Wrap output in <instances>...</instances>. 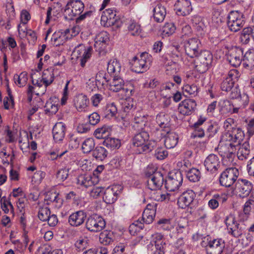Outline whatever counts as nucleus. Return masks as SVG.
Here are the masks:
<instances>
[{"label":"nucleus","mask_w":254,"mask_h":254,"mask_svg":"<svg viewBox=\"0 0 254 254\" xmlns=\"http://www.w3.org/2000/svg\"><path fill=\"white\" fill-rule=\"evenodd\" d=\"M84 9V4L80 0H69L64 9V14L65 18L72 19L73 17L78 16L76 18V22L79 23L85 19L90 17L92 14L91 10L85 11L81 14Z\"/></svg>","instance_id":"nucleus-1"},{"label":"nucleus","mask_w":254,"mask_h":254,"mask_svg":"<svg viewBox=\"0 0 254 254\" xmlns=\"http://www.w3.org/2000/svg\"><path fill=\"white\" fill-rule=\"evenodd\" d=\"M245 134L243 131L239 127L233 128L231 131L228 130L225 132L222 137L223 141H228V152L225 153V156L227 158H232L235 156L238 147L243 141Z\"/></svg>","instance_id":"nucleus-2"},{"label":"nucleus","mask_w":254,"mask_h":254,"mask_svg":"<svg viewBox=\"0 0 254 254\" xmlns=\"http://www.w3.org/2000/svg\"><path fill=\"white\" fill-rule=\"evenodd\" d=\"M212 60V54L209 51L205 50L201 51L190 61L188 59H185L184 63L188 66H192L198 72L202 73L208 70Z\"/></svg>","instance_id":"nucleus-3"},{"label":"nucleus","mask_w":254,"mask_h":254,"mask_svg":"<svg viewBox=\"0 0 254 254\" xmlns=\"http://www.w3.org/2000/svg\"><path fill=\"white\" fill-rule=\"evenodd\" d=\"M149 138L148 133L142 130L134 136L132 139V143L133 146L137 147V153L149 152L153 149L155 142L149 141Z\"/></svg>","instance_id":"nucleus-4"},{"label":"nucleus","mask_w":254,"mask_h":254,"mask_svg":"<svg viewBox=\"0 0 254 254\" xmlns=\"http://www.w3.org/2000/svg\"><path fill=\"white\" fill-rule=\"evenodd\" d=\"M152 62V56L146 52L134 56L130 61L132 71L140 73L147 71Z\"/></svg>","instance_id":"nucleus-5"},{"label":"nucleus","mask_w":254,"mask_h":254,"mask_svg":"<svg viewBox=\"0 0 254 254\" xmlns=\"http://www.w3.org/2000/svg\"><path fill=\"white\" fill-rule=\"evenodd\" d=\"M227 25L230 31L236 32L245 25L246 18L243 12L239 10L231 11L228 15Z\"/></svg>","instance_id":"nucleus-6"},{"label":"nucleus","mask_w":254,"mask_h":254,"mask_svg":"<svg viewBox=\"0 0 254 254\" xmlns=\"http://www.w3.org/2000/svg\"><path fill=\"white\" fill-rule=\"evenodd\" d=\"M224 222L228 233L236 238L241 236L246 228L245 224L237 222L235 216L232 214L227 216Z\"/></svg>","instance_id":"nucleus-7"},{"label":"nucleus","mask_w":254,"mask_h":254,"mask_svg":"<svg viewBox=\"0 0 254 254\" xmlns=\"http://www.w3.org/2000/svg\"><path fill=\"white\" fill-rule=\"evenodd\" d=\"M146 175L148 177L147 187L149 189L155 190L159 189L163 185L164 178L162 174L160 172H155L154 168L148 166L146 171Z\"/></svg>","instance_id":"nucleus-8"},{"label":"nucleus","mask_w":254,"mask_h":254,"mask_svg":"<svg viewBox=\"0 0 254 254\" xmlns=\"http://www.w3.org/2000/svg\"><path fill=\"white\" fill-rule=\"evenodd\" d=\"M239 175V170L235 167L227 168L223 171L219 177L221 186L229 188L236 183Z\"/></svg>","instance_id":"nucleus-9"},{"label":"nucleus","mask_w":254,"mask_h":254,"mask_svg":"<svg viewBox=\"0 0 254 254\" xmlns=\"http://www.w3.org/2000/svg\"><path fill=\"white\" fill-rule=\"evenodd\" d=\"M85 226L90 232L96 233L102 231L105 227L106 223L102 216L94 213L87 217Z\"/></svg>","instance_id":"nucleus-10"},{"label":"nucleus","mask_w":254,"mask_h":254,"mask_svg":"<svg viewBox=\"0 0 254 254\" xmlns=\"http://www.w3.org/2000/svg\"><path fill=\"white\" fill-rule=\"evenodd\" d=\"M253 184L246 179H239L235 184L234 193L240 197L248 196L253 189Z\"/></svg>","instance_id":"nucleus-11"},{"label":"nucleus","mask_w":254,"mask_h":254,"mask_svg":"<svg viewBox=\"0 0 254 254\" xmlns=\"http://www.w3.org/2000/svg\"><path fill=\"white\" fill-rule=\"evenodd\" d=\"M184 49L186 55L189 57L190 61L193 60L197 54L201 51L200 42L196 38H191L184 42Z\"/></svg>","instance_id":"nucleus-12"},{"label":"nucleus","mask_w":254,"mask_h":254,"mask_svg":"<svg viewBox=\"0 0 254 254\" xmlns=\"http://www.w3.org/2000/svg\"><path fill=\"white\" fill-rule=\"evenodd\" d=\"M183 180L181 172L177 171L176 172L171 173L165 181V188L169 191H175L182 185Z\"/></svg>","instance_id":"nucleus-13"},{"label":"nucleus","mask_w":254,"mask_h":254,"mask_svg":"<svg viewBox=\"0 0 254 254\" xmlns=\"http://www.w3.org/2000/svg\"><path fill=\"white\" fill-rule=\"evenodd\" d=\"M123 188L120 185L111 186L106 188L104 190L103 196L105 202L108 204H112L116 202Z\"/></svg>","instance_id":"nucleus-14"},{"label":"nucleus","mask_w":254,"mask_h":254,"mask_svg":"<svg viewBox=\"0 0 254 254\" xmlns=\"http://www.w3.org/2000/svg\"><path fill=\"white\" fill-rule=\"evenodd\" d=\"M109 41V36L107 32L103 31L97 34L94 39V47L95 51L99 55H104Z\"/></svg>","instance_id":"nucleus-15"},{"label":"nucleus","mask_w":254,"mask_h":254,"mask_svg":"<svg viewBox=\"0 0 254 254\" xmlns=\"http://www.w3.org/2000/svg\"><path fill=\"white\" fill-rule=\"evenodd\" d=\"M239 77V73L237 69L231 70L228 75L220 84V88L223 91L228 92L234 87L235 82Z\"/></svg>","instance_id":"nucleus-16"},{"label":"nucleus","mask_w":254,"mask_h":254,"mask_svg":"<svg viewBox=\"0 0 254 254\" xmlns=\"http://www.w3.org/2000/svg\"><path fill=\"white\" fill-rule=\"evenodd\" d=\"M204 165L205 169L210 174H216L221 166L219 157L214 154H210L205 159Z\"/></svg>","instance_id":"nucleus-17"},{"label":"nucleus","mask_w":254,"mask_h":254,"mask_svg":"<svg viewBox=\"0 0 254 254\" xmlns=\"http://www.w3.org/2000/svg\"><path fill=\"white\" fill-rule=\"evenodd\" d=\"M116 11L113 8H108L103 11L101 17V24L105 27L114 25L118 20Z\"/></svg>","instance_id":"nucleus-18"},{"label":"nucleus","mask_w":254,"mask_h":254,"mask_svg":"<svg viewBox=\"0 0 254 254\" xmlns=\"http://www.w3.org/2000/svg\"><path fill=\"white\" fill-rule=\"evenodd\" d=\"M243 50L239 47H235L228 51L227 54V60L232 66H239L242 60Z\"/></svg>","instance_id":"nucleus-19"},{"label":"nucleus","mask_w":254,"mask_h":254,"mask_svg":"<svg viewBox=\"0 0 254 254\" xmlns=\"http://www.w3.org/2000/svg\"><path fill=\"white\" fill-rule=\"evenodd\" d=\"M154 20L158 23L163 22L166 15V7L162 3L157 2L151 4L150 7Z\"/></svg>","instance_id":"nucleus-20"},{"label":"nucleus","mask_w":254,"mask_h":254,"mask_svg":"<svg viewBox=\"0 0 254 254\" xmlns=\"http://www.w3.org/2000/svg\"><path fill=\"white\" fill-rule=\"evenodd\" d=\"M195 197L194 192L191 190L184 191L178 198V205L180 208L185 209L193 202Z\"/></svg>","instance_id":"nucleus-21"},{"label":"nucleus","mask_w":254,"mask_h":254,"mask_svg":"<svg viewBox=\"0 0 254 254\" xmlns=\"http://www.w3.org/2000/svg\"><path fill=\"white\" fill-rule=\"evenodd\" d=\"M176 13L180 16L189 15L192 10L190 0H178L175 4Z\"/></svg>","instance_id":"nucleus-22"},{"label":"nucleus","mask_w":254,"mask_h":254,"mask_svg":"<svg viewBox=\"0 0 254 254\" xmlns=\"http://www.w3.org/2000/svg\"><path fill=\"white\" fill-rule=\"evenodd\" d=\"M224 242L221 239H214L210 241L206 250L207 254H221L224 248Z\"/></svg>","instance_id":"nucleus-23"},{"label":"nucleus","mask_w":254,"mask_h":254,"mask_svg":"<svg viewBox=\"0 0 254 254\" xmlns=\"http://www.w3.org/2000/svg\"><path fill=\"white\" fill-rule=\"evenodd\" d=\"M196 106V103L194 100L186 99L179 104L178 110L181 114L189 116L194 111Z\"/></svg>","instance_id":"nucleus-24"},{"label":"nucleus","mask_w":254,"mask_h":254,"mask_svg":"<svg viewBox=\"0 0 254 254\" xmlns=\"http://www.w3.org/2000/svg\"><path fill=\"white\" fill-rule=\"evenodd\" d=\"M86 217V213L84 211H77L69 215L68 222L71 226L78 227L84 222Z\"/></svg>","instance_id":"nucleus-25"},{"label":"nucleus","mask_w":254,"mask_h":254,"mask_svg":"<svg viewBox=\"0 0 254 254\" xmlns=\"http://www.w3.org/2000/svg\"><path fill=\"white\" fill-rule=\"evenodd\" d=\"M66 131V127L63 122L57 123L53 128V138L56 142L62 141Z\"/></svg>","instance_id":"nucleus-26"},{"label":"nucleus","mask_w":254,"mask_h":254,"mask_svg":"<svg viewBox=\"0 0 254 254\" xmlns=\"http://www.w3.org/2000/svg\"><path fill=\"white\" fill-rule=\"evenodd\" d=\"M156 203L153 204L149 203L147 205L142 215V220L144 223L150 224L153 222L156 214Z\"/></svg>","instance_id":"nucleus-27"},{"label":"nucleus","mask_w":254,"mask_h":254,"mask_svg":"<svg viewBox=\"0 0 254 254\" xmlns=\"http://www.w3.org/2000/svg\"><path fill=\"white\" fill-rule=\"evenodd\" d=\"M164 135V145L167 148L171 149L175 147L178 142L179 136L175 132L173 131H164L161 133Z\"/></svg>","instance_id":"nucleus-28"},{"label":"nucleus","mask_w":254,"mask_h":254,"mask_svg":"<svg viewBox=\"0 0 254 254\" xmlns=\"http://www.w3.org/2000/svg\"><path fill=\"white\" fill-rule=\"evenodd\" d=\"M148 117L141 111L136 112L133 119V127L138 130H142L147 123Z\"/></svg>","instance_id":"nucleus-29"},{"label":"nucleus","mask_w":254,"mask_h":254,"mask_svg":"<svg viewBox=\"0 0 254 254\" xmlns=\"http://www.w3.org/2000/svg\"><path fill=\"white\" fill-rule=\"evenodd\" d=\"M156 120L161 131L164 132L170 130V119L168 115L160 113L157 115Z\"/></svg>","instance_id":"nucleus-30"},{"label":"nucleus","mask_w":254,"mask_h":254,"mask_svg":"<svg viewBox=\"0 0 254 254\" xmlns=\"http://www.w3.org/2000/svg\"><path fill=\"white\" fill-rule=\"evenodd\" d=\"M74 104L79 112L85 111L89 103L87 96L83 94L76 95L74 99Z\"/></svg>","instance_id":"nucleus-31"},{"label":"nucleus","mask_w":254,"mask_h":254,"mask_svg":"<svg viewBox=\"0 0 254 254\" xmlns=\"http://www.w3.org/2000/svg\"><path fill=\"white\" fill-rule=\"evenodd\" d=\"M107 85L110 90L117 92L124 89L125 82L119 75H114L112 80H109Z\"/></svg>","instance_id":"nucleus-32"},{"label":"nucleus","mask_w":254,"mask_h":254,"mask_svg":"<svg viewBox=\"0 0 254 254\" xmlns=\"http://www.w3.org/2000/svg\"><path fill=\"white\" fill-rule=\"evenodd\" d=\"M243 65L252 73L254 72V49H250L245 54Z\"/></svg>","instance_id":"nucleus-33"},{"label":"nucleus","mask_w":254,"mask_h":254,"mask_svg":"<svg viewBox=\"0 0 254 254\" xmlns=\"http://www.w3.org/2000/svg\"><path fill=\"white\" fill-rule=\"evenodd\" d=\"M127 25L128 34L133 36H141L142 29L138 23L134 20H130Z\"/></svg>","instance_id":"nucleus-34"},{"label":"nucleus","mask_w":254,"mask_h":254,"mask_svg":"<svg viewBox=\"0 0 254 254\" xmlns=\"http://www.w3.org/2000/svg\"><path fill=\"white\" fill-rule=\"evenodd\" d=\"M54 79L53 70L52 68H48L44 70L42 75V80L45 85L44 89L41 94H44L46 90V88L50 85Z\"/></svg>","instance_id":"nucleus-35"},{"label":"nucleus","mask_w":254,"mask_h":254,"mask_svg":"<svg viewBox=\"0 0 254 254\" xmlns=\"http://www.w3.org/2000/svg\"><path fill=\"white\" fill-rule=\"evenodd\" d=\"M250 145L248 141H245L238 147L237 156L239 159L243 160L247 159L250 154Z\"/></svg>","instance_id":"nucleus-36"},{"label":"nucleus","mask_w":254,"mask_h":254,"mask_svg":"<svg viewBox=\"0 0 254 254\" xmlns=\"http://www.w3.org/2000/svg\"><path fill=\"white\" fill-rule=\"evenodd\" d=\"M121 70V65L119 62L115 59H111L108 62L107 70L108 73L114 75H119Z\"/></svg>","instance_id":"nucleus-37"},{"label":"nucleus","mask_w":254,"mask_h":254,"mask_svg":"<svg viewBox=\"0 0 254 254\" xmlns=\"http://www.w3.org/2000/svg\"><path fill=\"white\" fill-rule=\"evenodd\" d=\"M152 242L154 243L157 250H159L162 254H164V250L166 247V244L163 242V236L160 233H155L152 235Z\"/></svg>","instance_id":"nucleus-38"},{"label":"nucleus","mask_w":254,"mask_h":254,"mask_svg":"<svg viewBox=\"0 0 254 254\" xmlns=\"http://www.w3.org/2000/svg\"><path fill=\"white\" fill-rule=\"evenodd\" d=\"M157 226L160 229L172 232L174 229L175 223L170 219L162 218L157 221Z\"/></svg>","instance_id":"nucleus-39"},{"label":"nucleus","mask_w":254,"mask_h":254,"mask_svg":"<svg viewBox=\"0 0 254 254\" xmlns=\"http://www.w3.org/2000/svg\"><path fill=\"white\" fill-rule=\"evenodd\" d=\"M109 80L108 75L103 70L99 71L95 77L96 85L98 87L107 85Z\"/></svg>","instance_id":"nucleus-40"},{"label":"nucleus","mask_w":254,"mask_h":254,"mask_svg":"<svg viewBox=\"0 0 254 254\" xmlns=\"http://www.w3.org/2000/svg\"><path fill=\"white\" fill-rule=\"evenodd\" d=\"M188 180L192 182H197L199 181L201 178L200 171L196 168H192L189 170L184 169Z\"/></svg>","instance_id":"nucleus-41"},{"label":"nucleus","mask_w":254,"mask_h":254,"mask_svg":"<svg viewBox=\"0 0 254 254\" xmlns=\"http://www.w3.org/2000/svg\"><path fill=\"white\" fill-rule=\"evenodd\" d=\"M108 151L101 146H97L92 151V156L99 161L104 160L108 156Z\"/></svg>","instance_id":"nucleus-42"},{"label":"nucleus","mask_w":254,"mask_h":254,"mask_svg":"<svg viewBox=\"0 0 254 254\" xmlns=\"http://www.w3.org/2000/svg\"><path fill=\"white\" fill-rule=\"evenodd\" d=\"M115 239L113 233L111 231H105L100 234V242L104 245H108L113 243Z\"/></svg>","instance_id":"nucleus-43"},{"label":"nucleus","mask_w":254,"mask_h":254,"mask_svg":"<svg viewBox=\"0 0 254 254\" xmlns=\"http://www.w3.org/2000/svg\"><path fill=\"white\" fill-rule=\"evenodd\" d=\"M1 209L5 214H10L13 215V208L11 203L6 199L5 196H2L0 202V214Z\"/></svg>","instance_id":"nucleus-44"},{"label":"nucleus","mask_w":254,"mask_h":254,"mask_svg":"<svg viewBox=\"0 0 254 254\" xmlns=\"http://www.w3.org/2000/svg\"><path fill=\"white\" fill-rule=\"evenodd\" d=\"M188 232V225L185 223L183 224L180 221L177 225H175L174 229L172 230L173 234H177L178 237L185 236Z\"/></svg>","instance_id":"nucleus-45"},{"label":"nucleus","mask_w":254,"mask_h":254,"mask_svg":"<svg viewBox=\"0 0 254 254\" xmlns=\"http://www.w3.org/2000/svg\"><path fill=\"white\" fill-rule=\"evenodd\" d=\"M95 141L93 138L89 137L82 142L81 149L84 153H89L93 151L95 147Z\"/></svg>","instance_id":"nucleus-46"},{"label":"nucleus","mask_w":254,"mask_h":254,"mask_svg":"<svg viewBox=\"0 0 254 254\" xmlns=\"http://www.w3.org/2000/svg\"><path fill=\"white\" fill-rule=\"evenodd\" d=\"M103 144L111 150L119 148L121 146L120 140L118 139L107 137L103 142Z\"/></svg>","instance_id":"nucleus-47"},{"label":"nucleus","mask_w":254,"mask_h":254,"mask_svg":"<svg viewBox=\"0 0 254 254\" xmlns=\"http://www.w3.org/2000/svg\"><path fill=\"white\" fill-rule=\"evenodd\" d=\"M77 183L78 185L87 188L92 186L94 182L90 176L81 175L78 177Z\"/></svg>","instance_id":"nucleus-48"},{"label":"nucleus","mask_w":254,"mask_h":254,"mask_svg":"<svg viewBox=\"0 0 254 254\" xmlns=\"http://www.w3.org/2000/svg\"><path fill=\"white\" fill-rule=\"evenodd\" d=\"M111 130V128L109 126H103L95 130L94 135L98 139H105L109 135Z\"/></svg>","instance_id":"nucleus-49"},{"label":"nucleus","mask_w":254,"mask_h":254,"mask_svg":"<svg viewBox=\"0 0 254 254\" xmlns=\"http://www.w3.org/2000/svg\"><path fill=\"white\" fill-rule=\"evenodd\" d=\"M183 93L185 96L190 95L195 96L197 93L198 88L194 84H186L182 88Z\"/></svg>","instance_id":"nucleus-50"},{"label":"nucleus","mask_w":254,"mask_h":254,"mask_svg":"<svg viewBox=\"0 0 254 254\" xmlns=\"http://www.w3.org/2000/svg\"><path fill=\"white\" fill-rule=\"evenodd\" d=\"M82 138L78 136L77 134H70L68 146L72 149H75L79 147L80 143L81 142Z\"/></svg>","instance_id":"nucleus-51"},{"label":"nucleus","mask_w":254,"mask_h":254,"mask_svg":"<svg viewBox=\"0 0 254 254\" xmlns=\"http://www.w3.org/2000/svg\"><path fill=\"white\" fill-rule=\"evenodd\" d=\"M13 79L16 85L19 87L23 86L25 85L28 80L27 73L22 72L19 75L15 74Z\"/></svg>","instance_id":"nucleus-52"},{"label":"nucleus","mask_w":254,"mask_h":254,"mask_svg":"<svg viewBox=\"0 0 254 254\" xmlns=\"http://www.w3.org/2000/svg\"><path fill=\"white\" fill-rule=\"evenodd\" d=\"M253 26L246 27L243 29L241 37V41L245 43H248L250 41V35L253 37Z\"/></svg>","instance_id":"nucleus-53"},{"label":"nucleus","mask_w":254,"mask_h":254,"mask_svg":"<svg viewBox=\"0 0 254 254\" xmlns=\"http://www.w3.org/2000/svg\"><path fill=\"white\" fill-rule=\"evenodd\" d=\"M222 199V195L219 194H214L208 203V206L212 209L217 208L219 206V202Z\"/></svg>","instance_id":"nucleus-54"},{"label":"nucleus","mask_w":254,"mask_h":254,"mask_svg":"<svg viewBox=\"0 0 254 254\" xmlns=\"http://www.w3.org/2000/svg\"><path fill=\"white\" fill-rule=\"evenodd\" d=\"M92 48L91 47H88L86 48L85 52L81 55V57L79 58L80 61V65L82 67H84L87 61L90 59L92 55Z\"/></svg>","instance_id":"nucleus-55"},{"label":"nucleus","mask_w":254,"mask_h":254,"mask_svg":"<svg viewBox=\"0 0 254 254\" xmlns=\"http://www.w3.org/2000/svg\"><path fill=\"white\" fill-rule=\"evenodd\" d=\"M135 108V103L131 98L126 99L122 103V110L126 113H129Z\"/></svg>","instance_id":"nucleus-56"},{"label":"nucleus","mask_w":254,"mask_h":254,"mask_svg":"<svg viewBox=\"0 0 254 254\" xmlns=\"http://www.w3.org/2000/svg\"><path fill=\"white\" fill-rule=\"evenodd\" d=\"M88 239L85 237H79L75 243V247L78 251H83L88 246Z\"/></svg>","instance_id":"nucleus-57"},{"label":"nucleus","mask_w":254,"mask_h":254,"mask_svg":"<svg viewBox=\"0 0 254 254\" xmlns=\"http://www.w3.org/2000/svg\"><path fill=\"white\" fill-rule=\"evenodd\" d=\"M50 214L51 211L48 207H41L39 210L38 217L41 221H47Z\"/></svg>","instance_id":"nucleus-58"},{"label":"nucleus","mask_w":254,"mask_h":254,"mask_svg":"<svg viewBox=\"0 0 254 254\" xmlns=\"http://www.w3.org/2000/svg\"><path fill=\"white\" fill-rule=\"evenodd\" d=\"M176 30V27L173 23H167L163 27V34L165 36H170L173 34Z\"/></svg>","instance_id":"nucleus-59"},{"label":"nucleus","mask_w":254,"mask_h":254,"mask_svg":"<svg viewBox=\"0 0 254 254\" xmlns=\"http://www.w3.org/2000/svg\"><path fill=\"white\" fill-rule=\"evenodd\" d=\"M45 112L46 113L55 114L58 111V105L53 103L52 101H47L45 106Z\"/></svg>","instance_id":"nucleus-60"},{"label":"nucleus","mask_w":254,"mask_h":254,"mask_svg":"<svg viewBox=\"0 0 254 254\" xmlns=\"http://www.w3.org/2000/svg\"><path fill=\"white\" fill-rule=\"evenodd\" d=\"M168 155V152L165 148L163 147H158L155 151L154 156L158 160H162L167 157Z\"/></svg>","instance_id":"nucleus-61"},{"label":"nucleus","mask_w":254,"mask_h":254,"mask_svg":"<svg viewBox=\"0 0 254 254\" xmlns=\"http://www.w3.org/2000/svg\"><path fill=\"white\" fill-rule=\"evenodd\" d=\"M254 200L252 199H249L244 204L243 206V212L246 214H249L250 215L252 210L254 209Z\"/></svg>","instance_id":"nucleus-62"},{"label":"nucleus","mask_w":254,"mask_h":254,"mask_svg":"<svg viewBox=\"0 0 254 254\" xmlns=\"http://www.w3.org/2000/svg\"><path fill=\"white\" fill-rule=\"evenodd\" d=\"M69 169L67 168L60 169L57 173V178L61 181H64L68 176Z\"/></svg>","instance_id":"nucleus-63"},{"label":"nucleus","mask_w":254,"mask_h":254,"mask_svg":"<svg viewBox=\"0 0 254 254\" xmlns=\"http://www.w3.org/2000/svg\"><path fill=\"white\" fill-rule=\"evenodd\" d=\"M46 173L42 171H36L32 177V182L36 184H40L45 178Z\"/></svg>","instance_id":"nucleus-64"}]
</instances>
